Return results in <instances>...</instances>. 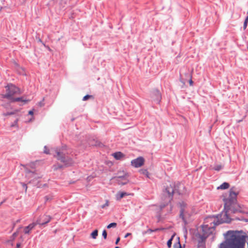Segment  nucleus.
I'll list each match as a JSON object with an SVG mask.
<instances>
[{
    "label": "nucleus",
    "instance_id": "1",
    "mask_svg": "<svg viewBox=\"0 0 248 248\" xmlns=\"http://www.w3.org/2000/svg\"><path fill=\"white\" fill-rule=\"evenodd\" d=\"M239 193L235 187H232L230 190V195L229 199L225 201L224 211L220 215V217H224L223 222H230L231 221L229 215L231 213H234L236 211L234 209L235 205V202L236 200V197Z\"/></svg>",
    "mask_w": 248,
    "mask_h": 248
},
{
    "label": "nucleus",
    "instance_id": "2",
    "mask_svg": "<svg viewBox=\"0 0 248 248\" xmlns=\"http://www.w3.org/2000/svg\"><path fill=\"white\" fill-rule=\"evenodd\" d=\"M220 217L221 218L220 220H219L217 218L214 217H210L206 218L204 224L202 226L203 232V234L201 237L202 241L205 240L209 235L213 233L216 226L225 222H223V220L225 219V217ZM226 222L228 223L227 222Z\"/></svg>",
    "mask_w": 248,
    "mask_h": 248
},
{
    "label": "nucleus",
    "instance_id": "3",
    "mask_svg": "<svg viewBox=\"0 0 248 248\" xmlns=\"http://www.w3.org/2000/svg\"><path fill=\"white\" fill-rule=\"evenodd\" d=\"M176 191L179 193L182 192L181 190L175 188V185L174 183L168 182L165 186V188L163 190V194L164 196L168 197V201L170 202L172 199L173 194Z\"/></svg>",
    "mask_w": 248,
    "mask_h": 248
},
{
    "label": "nucleus",
    "instance_id": "4",
    "mask_svg": "<svg viewBox=\"0 0 248 248\" xmlns=\"http://www.w3.org/2000/svg\"><path fill=\"white\" fill-rule=\"evenodd\" d=\"M6 93L2 95L3 98H7L10 100L14 98L13 96L16 94H20V91L18 88L16 87L13 84L8 85L6 87Z\"/></svg>",
    "mask_w": 248,
    "mask_h": 248
},
{
    "label": "nucleus",
    "instance_id": "5",
    "mask_svg": "<svg viewBox=\"0 0 248 248\" xmlns=\"http://www.w3.org/2000/svg\"><path fill=\"white\" fill-rule=\"evenodd\" d=\"M246 238L242 239L240 237H236L228 241V246L230 248H245Z\"/></svg>",
    "mask_w": 248,
    "mask_h": 248
},
{
    "label": "nucleus",
    "instance_id": "6",
    "mask_svg": "<svg viewBox=\"0 0 248 248\" xmlns=\"http://www.w3.org/2000/svg\"><path fill=\"white\" fill-rule=\"evenodd\" d=\"M55 152L56 155H54V156L58 160L63 162L65 166H71L74 164V162L72 159L71 158H65V154L63 152L61 151L58 149L55 150Z\"/></svg>",
    "mask_w": 248,
    "mask_h": 248
},
{
    "label": "nucleus",
    "instance_id": "7",
    "mask_svg": "<svg viewBox=\"0 0 248 248\" xmlns=\"http://www.w3.org/2000/svg\"><path fill=\"white\" fill-rule=\"evenodd\" d=\"M228 233H230L229 237L226 240L224 243H222L220 245V248H230L228 246V241L231 239L234 238L237 236L240 237L242 239H244L245 238V236L242 235L239 232H228Z\"/></svg>",
    "mask_w": 248,
    "mask_h": 248
},
{
    "label": "nucleus",
    "instance_id": "8",
    "mask_svg": "<svg viewBox=\"0 0 248 248\" xmlns=\"http://www.w3.org/2000/svg\"><path fill=\"white\" fill-rule=\"evenodd\" d=\"M180 204V217L182 218L184 221H186V218L189 216V214L186 210V204L182 202Z\"/></svg>",
    "mask_w": 248,
    "mask_h": 248
},
{
    "label": "nucleus",
    "instance_id": "9",
    "mask_svg": "<svg viewBox=\"0 0 248 248\" xmlns=\"http://www.w3.org/2000/svg\"><path fill=\"white\" fill-rule=\"evenodd\" d=\"M145 162V160L143 157L140 156L131 161V165L135 168H140L142 166Z\"/></svg>",
    "mask_w": 248,
    "mask_h": 248
},
{
    "label": "nucleus",
    "instance_id": "10",
    "mask_svg": "<svg viewBox=\"0 0 248 248\" xmlns=\"http://www.w3.org/2000/svg\"><path fill=\"white\" fill-rule=\"evenodd\" d=\"M26 176L29 179H31V180H36L41 177V176L36 172H33L30 170H27Z\"/></svg>",
    "mask_w": 248,
    "mask_h": 248
},
{
    "label": "nucleus",
    "instance_id": "11",
    "mask_svg": "<svg viewBox=\"0 0 248 248\" xmlns=\"http://www.w3.org/2000/svg\"><path fill=\"white\" fill-rule=\"evenodd\" d=\"M51 220V217L47 215H43L37 221V224L40 225L46 224Z\"/></svg>",
    "mask_w": 248,
    "mask_h": 248
},
{
    "label": "nucleus",
    "instance_id": "12",
    "mask_svg": "<svg viewBox=\"0 0 248 248\" xmlns=\"http://www.w3.org/2000/svg\"><path fill=\"white\" fill-rule=\"evenodd\" d=\"M151 96L155 101L157 102H159L161 99V94L158 90L153 91L151 93Z\"/></svg>",
    "mask_w": 248,
    "mask_h": 248
},
{
    "label": "nucleus",
    "instance_id": "13",
    "mask_svg": "<svg viewBox=\"0 0 248 248\" xmlns=\"http://www.w3.org/2000/svg\"><path fill=\"white\" fill-rule=\"evenodd\" d=\"M36 225L35 223H32L29 225L28 226L24 228V233L25 234H29L30 232V231L34 228V227Z\"/></svg>",
    "mask_w": 248,
    "mask_h": 248
},
{
    "label": "nucleus",
    "instance_id": "14",
    "mask_svg": "<svg viewBox=\"0 0 248 248\" xmlns=\"http://www.w3.org/2000/svg\"><path fill=\"white\" fill-rule=\"evenodd\" d=\"M12 102H17V101H21L23 102L24 104L28 103L30 101L29 100H27L24 98V97H17V98H13L11 101Z\"/></svg>",
    "mask_w": 248,
    "mask_h": 248
},
{
    "label": "nucleus",
    "instance_id": "15",
    "mask_svg": "<svg viewBox=\"0 0 248 248\" xmlns=\"http://www.w3.org/2000/svg\"><path fill=\"white\" fill-rule=\"evenodd\" d=\"M113 156L116 159L119 160L123 157L124 156V155L122 153L118 152L114 153L113 154Z\"/></svg>",
    "mask_w": 248,
    "mask_h": 248
},
{
    "label": "nucleus",
    "instance_id": "16",
    "mask_svg": "<svg viewBox=\"0 0 248 248\" xmlns=\"http://www.w3.org/2000/svg\"><path fill=\"white\" fill-rule=\"evenodd\" d=\"M130 194L127 193L125 192H119L117 195V199L118 200H121L122 198H123L124 196L126 195H129Z\"/></svg>",
    "mask_w": 248,
    "mask_h": 248
},
{
    "label": "nucleus",
    "instance_id": "17",
    "mask_svg": "<svg viewBox=\"0 0 248 248\" xmlns=\"http://www.w3.org/2000/svg\"><path fill=\"white\" fill-rule=\"evenodd\" d=\"M117 181L119 184L124 185L127 183V181L124 179V177L119 176L117 177Z\"/></svg>",
    "mask_w": 248,
    "mask_h": 248
},
{
    "label": "nucleus",
    "instance_id": "18",
    "mask_svg": "<svg viewBox=\"0 0 248 248\" xmlns=\"http://www.w3.org/2000/svg\"><path fill=\"white\" fill-rule=\"evenodd\" d=\"M229 187V184L228 183L224 182L222 185H221L219 186H218L217 189H226Z\"/></svg>",
    "mask_w": 248,
    "mask_h": 248
},
{
    "label": "nucleus",
    "instance_id": "19",
    "mask_svg": "<svg viewBox=\"0 0 248 248\" xmlns=\"http://www.w3.org/2000/svg\"><path fill=\"white\" fill-rule=\"evenodd\" d=\"M223 166L221 164H216L212 168V169L215 170L216 171H219L223 168Z\"/></svg>",
    "mask_w": 248,
    "mask_h": 248
},
{
    "label": "nucleus",
    "instance_id": "20",
    "mask_svg": "<svg viewBox=\"0 0 248 248\" xmlns=\"http://www.w3.org/2000/svg\"><path fill=\"white\" fill-rule=\"evenodd\" d=\"M91 235L93 239H96L98 235V230H95L92 232Z\"/></svg>",
    "mask_w": 248,
    "mask_h": 248
},
{
    "label": "nucleus",
    "instance_id": "21",
    "mask_svg": "<svg viewBox=\"0 0 248 248\" xmlns=\"http://www.w3.org/2000/svg\"><path fill=\"white\" fill-rule=\"evenodd\" d=\"M140 172L141 173L145 175L147 177H149V173L147 170H141Z\"/></svg>",
    "mask_w": 248,
    "mask_h": 248
},
{
    "label": "nucleus",
    "instance_id": "22",
    "mask_svg": "<svg viewBox=\"0 0 248 248\" xmlns=\"http://www.w3.org/2000/svg\"><path fill=\"white\" fill-rule=\"evenodd\" d=\"M116 226H117V223L113 222V223H111L109 224H108L107 227L108 229H110L111 228H115Z\"/></svg>",
    "mask_w": 248,
    "mask_h": 248
},
{
    "label": "nucleus",
    "instance_id": "23",
    "mask_svg": "<svg viewBox=\"0 0 248 248\" xmlns=\"http://www.w3.org/2000/svg\"><path fill=\"white\" fill-rule=\"evenodd\" d=\"M174 237V235H172L170 239L168 242H167V246L169 248H170L172 244V240L173 239V238Z\"/></svg>",
    "mask_w": 248,
    "mask_h": 248
},
{
    "label": "nucleus",
    "instance_id": "24",
    "mask_svg": "<svg viewBox=\"0 0 248 248\" xmlns=\"http://www.w3.org/2000/svg\"><path fill=\"white\" fill-rule=\"evenodd\" d=\"M44 153L46 154H47V155H49L50 154L49 152V149L48 148V147L46 146H45L44 147Z\"/></svg>",
    "mask_w": 248,
    "mask_h": 248
},
{
    "label": "nucleus",
    "instance_id": "25",
    "mask_svg": "<svg viewBox=\"0 0 248 248\" xmlns=\"http://www.w3.org/2000/svg\"><path fill=\"white\" fill-rule=\"evenodd\" d=\"M93 98V96L90 95H85V96L83 97L82 100L83 101H86L88 99H89L90 98Z\"/></svg>",
    "mask_w": 248,
    "mask_h": 248
},
{
    "label": "nucleus",
    "instance_id": "26",
    "mask_svg": "<svg viewBox=\"0 0 248 248\" xmlns=\"http://www.w3.org/2000/svg\"><path fill=\"white\" fill-rule=\"evenodd\" d=\"M161 230V229H155V230H152L151 229H148L147 231V232H149V233H151L152 232H157L159 230Z\"/></svg>",
    "mask_w": 248,
    "mask_h": 248
},
{
    "label": "nucleus",
    "instance_id": "27",
    "mask_svg": "<svg viewBox=\"0 0 248 248\" xmlns=\"http://www.w3.org/2000/svg\"><path fill=\"white\" fill-rule=\"evenodd\" d=\"M53 168L54 170H57L59 169L62 168V166L60 165H55L53 166Z\"/></svg>",
    "mask_w": 248,
    "mask_h": 248
},
{
    "label": "nucleus",
    "instance_id": "28",
    "mask_svg": "<svg viewBox=\"0 0 248 248\" xmlns=\"http://www.w3.org/2000/svg\"><path fill=\"white\" fill-rule=\"evenodd\" d=\"M102 235L105 239L107 238V232L106 230H104L102 232Z\"/></svg>",
    "mask_w": 248,
    "mask_h": 248
},
{
    "label": "nucleus",
    "instance_id": "29",
    "mask_svg": "<svg viewBox=\"0 0 248 248\" xmlns=\"http://www.w3.org/2000/svg\"><path fill=\"white\" fill-rule=\"evenodd\" d=\"M174 248H181V245L179 242L174 245Z\"/></svg>",
    "mask_w": 248,
    "mask_h": 248
},
{
    "label": "nucleus",
    "instance_id": "30",
    "mask_svg": "<svg viewBox=\"0 0 248 248\" xmlns=\"http://www.w3.org/2000/svg\"><path fill=\"white\" fill-rule=\"evenodd\" d=\"M17 235H18V232H14L12 235L13 240H14L15 238L17 236Z\"/></svg>",
    "mask_w": 248,
    "mask_h": 248
},
{
    "label": "nucleus",
    "instance_id": "31",
    "mask_svg": "<svg viewBox=\"0 0 248 248\" xmlns=\"http://www.w3.org/2000/svg\"><path fill=\"white\" fill-rule=\"evenodd\" d=\"M17 121H18V120H17V119H16V120L15 121V123H14V124H12V125H11V127H13V126H15L16 125L17 123Z\"/></svg>",
    "mask_w": 248,
    "mask_h": 248
},
{
    "label": "nucleus",
    "instance_id": "32",
    "mask_svg": "<svg viewBox=\"0 0 248 248\" xmlns=\"http://www.w3.org/2000/svg\"><path fill=\"white\" fill-rule=\"evenodd\" d=\"M248 23L246 22H244V25H243V28L244 30H245L247 27Z\"/></svg>",
    "mask_w": 248,
    "mask_h": 248
},
{
    "label": "nucleus",
    "instance_id": "33",
    "mask_svg": "<svg viewBox=\"0 0 248 248\" xmlns=\"http://www.w3.org/2000/svg\"><path fill=\"white\" fill-rule=\"evenodd\" d=\"M22 186H23V187L25 188V191H27V185L26 184H24V183L22 184Z\"/></svg>",
    "mask_w": 248,
    "mask_h": 248
},
{
    "label": "nucleus",
    "instance_id": "34",
    "mask_svg": "<svg viewBox=\"0 0 248 248\" xmlns=\"http://www.w3.org/2000/svg\"><path fill=\"white\" fill-rule=\"evenodd\" d=\"M120 237H118V238H117V239H116V242H115V244H116V245H117V244H118V243H119V241H120Z\"/></svg>",
    "mask_w": 248,
    "mask_h": 248
},
{
    "label": "nucleus",
    "instance_id": "35",
    "mask_svg": "<svg viewBox=\"0 0 248 248\" xmlns=\"http://www.w3.org/2000/svg\"><path fill=\"white\" fill-rule=\"evenodd\" d=\"M131 234V233H127L125 235L124 237H125V238H126V237H127L128 236L130 235Z\"/></svg>",
    "mask_w": 248,
    "mask_h": 248
},
{
    "label": "nucleus",
    "instance_id": "36",
    "mask_svg": "<svg viewBox=\"0 0 248 248\" xmlns=\"http://www.w3.org/2000/svg\"><path fill=\"white\" fill-rule=\"evenodd\" d=\"M29 114L30 115H33V111H32V110H30V111H29Z\"/></svg>",
    "mask_w": 248,
    "mask_h": 248
},
{
    "label": "nucleus",
    "instance_id": "37",
    "mask_svg": "<svg viewBox=\"0 0 248 248\" xmlns=\"http://www.w3.org/2000/svg\"><path fill=\"white\" fill-rule=\"evenodd\" d=\"M189 83H190V85H192V84H193V81H192L191 78L189 80Z\"/></svg>",
    "mask_w": 248,
    "mask_h": 248
},
{
    "label": "nucleus",
    "instance_id": "38",
    "mask_svg": "<svg viewBox=\"0 0 248 248\" xmlns=\"http://www.w3.org/2000/svg\"><path fill=\"white\" fill-rule=\"evenodd\" d=\"M14 114V112H11V113H8L7 114H5L4 115L6 116V115H12V114Z\"/></svg>",
    "mask_w": 248,
    "mask_h": 248
},
{
    "label": "nucleus",
    "instance_id": "39",
    "mask_svg": "<svg viewBox=\"0 0 248 248\" xmlns=\"http://www.w3.org/2000/svg\"><path fill=\"white\" fill-rule=\"evenodd\" d=\"M20 243H17V244H16V248H19V247H20Z\"/></svg>",
    "mask_w": 248,
    "mask_h": 248
},
{
    "label": "nucleus",
    "instance_id": "40",
    "mask_svg": "<svg viewBox=\"0 0 248 248\" xmlns=\"http://www.w3.org/2000/svg\"><path fill=\"white\" fill-rule=\"evenodd\" d=\"M244 22H246L247 23H248V16L246 17Z\"/></svg>",
    "mask_w": 248,
    "mask_h": 248
},
{
    "label": "nucleus",
    "instance_id": "41",
    "mask_svg": "<svg viewBox=\"0 0 248 248\" xmlns=\"http://www.w3.org/2000/svg\"><path fill=\"white\" fill-rule=\"evenodd\" d=\"M93 178V177L89 176L87 179L89 180H90L92 178Z\"/></svg>",
    "mask_w": 248,
    "mask_h": 248
},
{
    "label": "nucleus",
    "instance_id": "42",
    "mask_svg": "<svg viewBox=\"0 0 248 248\" xmlns=\"http://www.w3.org/2000/svg\"><path fill=\"white\" fill-rule=\"evenodd\" d=\"M179 186L180 187H184V186L183 185H181V184H179Z\"/></svg>",
    "mask_w": 248,
    "mask_h": 248
},
{
    "label": "nucleus",
    "instance_id": "43",
    "mask_svg": "<svg viewBox=\"0 0 248 248\" xmlns=\"http://www.w3.org/2000/svg\"><path fill=\"white\" fill-rule=\"evenodd\" d=\"M2 3V0H0V5Z\"/></svg>",
    "mask_w": 248,
    "mask_h": 248
},
{
    "label": "nucleus",
    "instance_id": "44",
    "mask_svg": "<svg viewBox=\"0 0 248 248\" xmlns=\"http://www.w3.org/2000/svg\"><path fill=\"white\" fill-rule=\"evenodd\" d=\"M4 202H2L0 203V205H1Z\"/></svg>",
    "mask_w": 248,
    "mask_h": 248
},
{
    "label": "nucleus",
    "instance_id": "45",
    "mask_svg": "<svg viewBox=\"0 0 248 248\" xmlns=\"http://www.w3.org/2000/svg\"><path fill=\"white\" fill-rule=\"evenodd\" d=\"M115 248H119L118 247H116Z\"/></svg>",
    "mask_w": 248,
    "mask_h": 248
}]
</instances>
